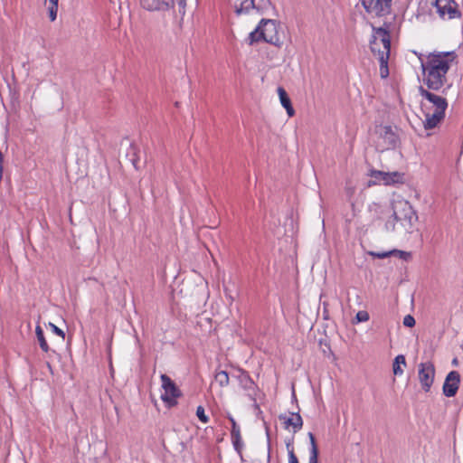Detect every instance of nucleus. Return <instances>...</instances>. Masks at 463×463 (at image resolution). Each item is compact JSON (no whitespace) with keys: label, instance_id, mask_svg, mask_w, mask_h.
<instances>
[{"label":"nucleus","instance_id":"obj_8","mask_svg":"<svg viewBox=\"0 0 463 463\" xmlns=\"http://www.w3.org/2000/svg\"><path fill=\"white\" fill-rule=\"evenodd\" d=\"M270 5L269 0H235L234 11L238 15L249 14L252 10L261 14L269 8Z\"/></svg>","mask_w":463,"mask_h":463},{"label":"nucleus","instance_id":"obj_35","mask_svg":"<svg viewBox=\"0 0 463 463\" xmlns=\"http://www.w3.org/2000/svg\"><path fill=\"white\" fill-rule=\"evenodd\" d=\"M267 435H268V442H269L268 447L269 448V447H270V444H269V433H267Z\"/></svg>","mask_w":463,"mask_h":463},{"label":"nucleus","instance_id":"obj_33","mask_svg":"<svg viewBox=\"0 0 463 463\" xmlns=\"http://www.w3.org/2000/svg\"><path fill=\"white\" fill-rule=\"evenodd\" d=\"M393 255H399L401 258L407 260L408 257H410V253L402 250H398Z\"/></svg>","mask_w":463,"mask_h":463},{"label":"nucleus","instance_id":"obj_22","mask_svg":"<svg viewBox=\"0 0 463 463\" xmlns=\"http://www.w3.org/2000/svg\"><path fill=\"white\" fill-rule=\"evenodd\" d=\"M215 381L221 387H226L229 385L230 378L226 371H219L214 375Z\"/></svg>","mask_w":463,"mask_h":463},{"label":"nucleus","instance_id":"obj_7","mask_svg":"<svg viewBox=\"0 0 463 463\" xmlns=\"http://www.w3.org/2000/svg\"><path fill=\"white\" fill-rule=\"evenodd\" d=\"M375 133L379 137L377 143L378 149L386 150L393 148L398 145L399 137L391 126H378L375 128Z\"/></svg>","mask_w":463,"mask_h":463},{"label":"nucleus","instance_id":"obj_16","mask_svg":"<svg viewBox=\"0 0 463 463\" xmlns=\"http://www.w3.org/2000/svg\"><path fill=\"white\" fill-rule=\"evenodd\" d=\"M235 377L244 390L250 391L254 389L255 383L246 371L238 369V374Z\"/></svg>","mask_w":463,"mask_h":463},{"label":"nucleus","instance_id":"obj_25","mask_svg":"<svg viewBox=\"0 0 463 463\" xmlns=\"http://www.w3.org/2000/svg\"><path fill=\"white\" fill-rule=\"evenodd\" d=\"M196 416L203 423H207L209 421V418L205 414L204 408L203 406H198L197 407V409H196Z\"/></svg>","mask_w":463,"mask_h":463},{"label":"nucleus","instance_id":"obj_1","mask_svg":"<svg viewBox=\"0 0 463 463\" xmlns=\"http://www.w3.org/2000/svg\"><path fill=\"white\" fill-rule=\"evenodd\" d=\"M454 52H434L426 60L419 56L423 75V83L431 90H439L447 83V74L456 60Z\"/></svg>","mask_w":463,"mask_h":463},{"label":"nucleus","instance_id":"obj_2","mask_svg":"<svg viewBox=\"0 0 463 463\" xmlns=\"http://www.w3.org/2000/svg\"><path fill=\"white\" fill-rule=\"evenodd\" d=\"M420 94L427 102L421 104L425 116L423 126L425 129L436 128L445 117L448 102L442 96L434 94L423 87H420Z\"/></svg>","mask_w":463,"mask_h":463},{"label":"nucleus","instance_id":"obj_34","mask_svg":"<svg viewBox=\"0 0 463 463\" xmlns=\"http://www.w3.org/2000/svg\"><path fill=\"white\" fill-rule=\"evenodd\" d=\"M458 359H457V358H454V359L452 360V364H453V365H458Z\"/></svg>","mask_w":463,"mask_h":463},{"label":"nucleus","instance_id":"obj_23","mask_svg":"<svg viewBox=\"0 0 463 463\" xmlns=\"http://www.w3.org/2000/svg\"><path fill=\"white\" fill-rule=\"evenodd\" d=\"M48 1H49V5H48L47 9H48V13H49V17H50L51 21H54L57 17L59 0H48Z\"/></svg>","mask_w":463,"mask_h":463},{"label":"nucleus","instance_id":"obj_15","mask_svg":"<svg viewBox=\"0 0 463 463\" xmlns=\"http://www.w3.org/2000/svg\"><path fill=\"white\" fill-rule=\"evenodd\" d=\"M228 419L232 424L231 437H232V441L233 447H234L235 450L240 453L243 447V442H242V439L241 436L240 427L237 425V423L232 416L230 415L228 417Z\"/></svg>","mask_w":463,"mask_h":463},{"label":"nucleus","instance_id":"obj_10","mask_svg":"<svg viewBox=\"0 0 463 463\" xmlns=\"http://www.w3.org/2000/svg\"><path fill=\"white\" fill-rule=\"evenodd\" d=\"M432 5L435 6L439 17L443 20H450L461 16V13L454 0H435Z\"/></svg>","mask_w":463,"mask_h":463},{"label":"nucleus","instance_id":"obj_32","mask_svg":"<svg viewBox=\"0 0 463 463\" xmlns=\"http://www.w3.org/2000/svg\"><path fill=\"white\" fill-rule=\"evenodd\" d=\"M286 448H287V450H288V454H289V451H294L293 439H288V441H286Z\"/></svg>","mask_w":463,"mask_h":463},{"label":"nucleus","instance_id":"obj_26","mask_svg":"<svg viewBox=\"0 0 463 463\" xmlns=\"http://www.w3.org/2000/svg\"><path fill=\"white\" fill-rule=\"evenodd\" d=\"M369 318H370V317H369L368 312L364 311V310L357 312V314L355 316V319H356L357 323L366 322L369 320Z\"/></svg>","mask_w":463,"mask_h":463},{"label":"nucleus","instance_id":"obj_13","mask_svg":"<svg viewBox=\"0 0 463 463\" xmlns=\"http://www.w3.org/2000/svg\"><path fill=\"white\" fill-rule=\"evenodd\" d=\"M460 383V374L457 371H451L446 376L442 390L446 397H454Z\"/></svg>","mask_w":463,"mask_h":463},{"label":"nucleus","instance_id":"obj_19","mask_svg":"<svg viewBox=\"0 0 463 463\" xmlns=\"http://www.w3.org/2000/svg\"><path fill=\"white\" fill-rule=\"evenodd\" d=\"M308 438L310 439V452L308 463H317L318 462V448L316 443V439L313 433H308Z\"/></svg>","mask_w":463,"mask_h":463},{"label":"nucleus","instance_id":"obj_17","mask_svg":"<svg viewBox=\"0 0 463 463\" xmlns=\"http://www.w3.org/2000/svg\"><path fill=\"white\" fill-rule=\"evenodd\" d=\"M277 91L279 97L280 103L283 106V108H285V109L287 110L288 117H293L295 114V110L292 107L291 100L287 91L282 87H279Z\"/></svg>","mask_w":463,"mask_h":463},{"label":"nucleus","instance_id":"obj_12","mask_svg":"<svg viewBox=\"0 0 463 463\" xmlns=\"http://www.w3.org/2000/svg\"><path fill=\"white\" fill-rule=\"evenodd\" d=\"M435 376V367L430 362L420 363L419 364L418 377L422 389L429 392Z\"/></svg>","mask_w":463,"mask_h":463},{"label":"nucleus","instance_id":"obj_24","mask_svg":"<svg viewBox=\"0 0 463 463\" xmlns=\"http://www.w3.org/2000/svg\"><path fill=\"white\" fill-rule=\"evenodd\" d=\"M396 251H398V250H390V251H381V252L370 251L369 254L377 259H385L391 255H393L394 253H396Z\"/></svg>","mask_w":463,"mask_h":463},{"label":"nucleus","instance_id":"obj_18","mask_svg":"<svg viewBox=\"0 0 463 463\" xmlns=\"http://www.w3.org/2000/svg\"><path fill=\"white\" fill-rule=\"evenodd\" d=\"M372 176L383 181L385 184H390L395 183L400 175L397 172L390 174L382 171H373Z\"/></svg>","mask_w":463,"mask_h":463},{"label":"nucleus","instance_id":"obj_5","mask_svg":"<svg viewBox=\"0 0 463 463\" xmlns=\"http://www.w3.org/2000/svg\"><path fill=\"white\" fill-rule=\"evenodd\" d=\"M160 379L162 382V389L164 391L161 394L162 401L168 407L176 405L177 398L182 395L180 389L168 375L163 373L161 374Z\"/></svg>","mask_w":463,"mask_h":463},{"label":"nucleus","instance_id":"obj_21","mask_svg":"<svg viewBox=\"0 0 463 463\" xmlns=\"http://www.w3.org/2000/svg\"><path fill=\"white\" fill-rule=\"evenodd\" d=\"M35 334H36V337H37V340L39 342L41 349L43 352H48L50 348H49V345H48V344H47V342L45 340L43 330L42 329V327L40 326H36Z\"/></svg>","mask_w":463,"mask_h":463},{"label":"nucleus","instance_id":"obj_30","mask_svg":"<svg viewBox=\"0 0 463 463\" xmlns=\"http://www.w3.org/2000/svg\"><path fill=\"white\" fill-rule=\"evenodd\" d=\"M49 326L50 328L52 329V331L56 334L57 335L61 336L62 339H64L65 337V334L64 332L59 328L58 326H56L54 324L52 323H49Z\"/></svg>","mask_w":463,"mask_h":463},{"label":"nucleus","instance_id":"obj_28","mask_svg":"<svg viewBox=\"0 0 463 463\" xmlns=\"http://www.w3.org/2000/svg\"><path fill=\"white\" fill-rule=\"evenodd\" d=\"M399 221H396L394 220V217H391L385 223V229L388 231V232H393L395 230V224L396 222H398Z\"/></svg>","mask_w":463,"mask_h":463},{"label":"nucleus","instance_id":"obj_27","mask_svg":"<svg viewBox=\"0 0 463 463\" xmlns=\"http://www.w3.org/2000/svg\"><path fill=\"white\" fill-rule=\"evenodd\" d=\"M415 323V318L411 315H406L403 318V325L407 327H413Z\"/></svg>","mask_w":463,"mask_h":463},{"label":"nucleus","instance_id":"obj_31","mask_svg":"<svg viewBox=\"0 0 463 463\" xmlns=\"http://www.w3.org/2000/svg\"><path fill=\"white\" fill-rule=\"evenodd\" d=\"M288 463H299L294 451H289Z\"/></svg>","mask_w":463,"mask_h":463},{"label":"nucleus","instance_id":"obj_29","mask_svg":"<svg viewBox=\"0 0 463 463\" xmlns=\"http://www.w3.org/2000/svg\"><path fill=\"white\" fill-rule=\"evenodd\" d=\"M130 150L132 152V155H133V157H131L129 160L130 162L132 163V165H134V167L136 169H137V161H138V158L137 157V147L134 146H130Z\"/></svg>","mask_w":463,"mask_h":463},{"label":"nucleus","instance_id":"obj_14","mask_svg":"<svg viewBox=\"0 0 463 463\" xmlns=\"http://www.w3.org/2000/svg\"><path fill=\"white\" fill-rule=\"evenodd\" d=\"M279 418L283 421L285 429L292 427L294 433H297L302 429L303 420L299 413L290 412L288 416L279 415Z\"/></svg>","mask_w":463,"mask_h":463},{"label":"nucleus","instance_id":"obj_4","mask_svg":"<svg viewBox=\"0 0 463 463\" xmlns=\"http://www.w3.org/2000/svg\"><path fill=\"white\" fill-rule=\"evenodd\" d=\"M247 42L250 45L265 42L275 46H280L282 43L279 35L277 22L272 19H261L258 26L250 33Z\"/></svg>","mask_w":463,"mask_h":463},{"label":"nucleus","instance_id":"obj_20","mask_svg":"<svg viewBox=\"0 0 463 463\" xmlns=\"http://www.w3.org/2000/svg\"><path fill=\"white\" fill-rule=\"evenodd\" d=\"M406 365V360L404 355L399 354L395 357L392 364V371L395 375H402L403 373V370L401 365Z\"/></svg>","mask_w":463,"mask_h":463},{"label":"nucleus","instance_id":"obj_11","mask_svg":"<svg viewBox=\"0 0 463 463\" xmlns=\"http://www.w3.org/2000/svg\"><path fill=\"white\" fill-rule=\"evenodd\" d=\"M367 13L375 16H384L391 13L392 0H361Z\"/></svg>","mask_w":463,"mask_h":463},{"label":"nucleus","instance_id":"obj_6","mask_svg":"<svg viewBox=\"0 0 463 463\" xmlns=\"http://www.w3.org/2000/svg\"><path fill=\"white\" fill-rule=\"evenodd\" d=\"M392 209V217H394V220L402 222V225H405V222H407L410 226H412L413 222L418 219L412 206L407 201L396 202L393 203Z\"/></svg>","mask_w":463,"mask_h":463},{"label":"nucleus","instance_id":"obj_3","mask_svg":"<svg viewBox=\"0 0 463 463\" xmlns=\"http://www.w3.org/2000/svg\"><path fill=\"white\" fill-rule=\"evenodd\" d=\"M373 36L370 41L372 52L377 56L380 63V75L383 79L389 76L388 61L391 52V35L389 27L373 26Z\"/></svg>","mask_w":463,"mask_h":463},{"label":"nucleus","instance_id":"obj_9","mask_svg":"<svg viewBox=\"0 0 463 463\" xmlns=\"http://www.w3.org/2000/svg\"><path fill=\"white\" fill-rule=\"evenodd\" d=\"M175 4L184 9L186 5V0H139L140 6L149 12L167 11L174 8Z\"/></svg>","mask_w":463,"mask_h":463}]
</instances>
